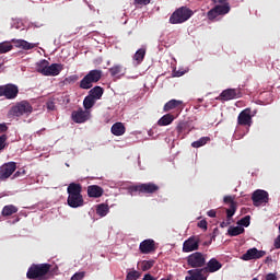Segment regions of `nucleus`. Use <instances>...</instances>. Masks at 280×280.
<instances>
[{
  "mask_svg": "<svg viewBox=\"0 0 280 280\" xmlns=\"http://www.w3.org/2000/svg\"><path fill=\"white\" fill-rule=\"evenodd\" d=\"M67 194L68 207H71V209L84 207V197L82 196V184L70 183L67 188Z\"/></svg>",
  "mask_w": 280,
  "mask_h": 280,
  "instance_id": "obj_1",
  "label": "nucleus"
},
{
  "mask_svg": "<svg viewBox=\"0 0 280 280\" xmlns=\"http://www.w3.org/2000/svg\"><path fill=\"white\" fill-rule=\"evenodd\" d=\"M49 270H51V265L45 264H33L28 268L26 272L27 279H38V280H49L51 279V275H49Z\"/></svg>",
  "mask_w": 280,
  "mask_h": 280,
  "instance_id": "obj_2",
  "label": "nucleus"
},
{
  "mask_svg": "<svg viewBox=\"0 0 280 280\" xmlns=\"http://www.w3.org/2000/svg\"><path fill=\"white\" fill-rule=\"evenodd\" d=\"M192 14L194 11L191 9L187 7H180L171 14L168 21L172 25H180L182 23L189 21Z\"/></svg>",
  "mask_w": 280,
  "mask_h": 280,
  "instance_id": "obj_3",
  "label": "nucleus"
},
{
  "mask_svg": "<svg viewBox=\"0 0 280 280\" xmlns=\"http://www.w3.org/2000/svg\"><path fill=\"white\" fill-rule=\"evenodd\" d=\"M102 80V70H91L81 81L80 89L89 91V89H93V84H97Z\"/></svg>",
  "mask_w": 280,
  "mask_h": 280,
  "instance_id": "obj_4",
  "label": "nucleus"
},
{
  "mask_svg": "<svg viewBox=\"0 0 280 280\" xmlns=\"http://www.w3.org/2000/svg\"><path fill=\"white\" fill-rule=\"evenodd\" d=\"M187 264L190 268L202 269L207 266V255L196 252L190 254L187 258Z\"/></svg>",
  "mask_w": 280,
  "mask_h": 280,
  "instance_id": "obj_5",
  "label": "nucleus"
},
{
  "mask_svg": "<svg viewBox=\"0 0 280 280\" xmlns=\"http://www.w3.org/2000/svg\"><path fill=\"white\" fill-rule=\"evenodd\" d=\"M34 107L27 101H22L11 108V115L14 117H23V115H32Z\"/></svg>",
  "mask_w": 280,
  "mask_h": 280,
  "instance_id": "obj_6",
  "label": "nucleus"
},
{
  "mask_svg": "<svg viewBox=\"0 0 280 280\" xmlns=\"http://www.w3.org/2000/svg\"><path fill=\"white\" fill-rule=\"evenodd\" d=\"M159 185L154 183L140 184L129 187L130 194H156Z\"/></svg>",
  "mask_w": 280,
  "mask_h": 280,
  "instance_id": "obj_7",
  "label": "nucleus"
},
{
  "mask_svg": "<svg viewBox=\"0 0 280 280\" xmlns=\"http://www.w3.org/2000/svg\"><path fill=\"white\" fill-rule=\"evenodd\" d=\"M231 12V4H217L210 11L207 12V18L209 21H215L218 16H224Z\"/></svg>",
  "mask_w": 280,
  "mask_h": 280,
  "instance_id": "obj_8",
  "label": "nucleus"
},
{
  "mask_svg": "<svg viewBox=\"0 0 280 280\" xmlns=\"http://www.w3.org/2000/svg\"><path fill=\"white\" fill-rule=\"evenodd\" d=\"M270 201V195L264 189H256L252 194V202L254 207H261L268 205Z\"/></svg>",
  "mask_w": 280,
  "mask_h": 280,
  "instance_id": "obj_9",
  "label": "nucleus"
},
{
  "mask_svg": "<svg viewBox=\"0 0 280 280\" xmlns=\"http://www.w3.org/2000/svg\"><path fill=\"white\" fill-rule=\"evenodd\" d=\"M19 95V86L14 84L0 85V97H5L7 100H15Z\"/></svg>",
  "mask_w": 280,
  "mask_h": 280,
  "instance_id": "obj_10",
  "label": "nucleus"
},
{
  "mask_svg": "<svg viewBox=\"0 0 280 280\" xmlns=\"http://www.w3.org/2000/svg\"><path fill=\"white\" fill-rule=\"evenodd\" d=\"M16 172V162L4 163L0 167V180H8Z\"/></svg>",
  "mask_w": 280,
  "mask_h": 280,
  "instance_id": "obj_11",
  "label": "nucleus"
},
{
  "mask_svg": "<svg viewBox=\"0 0 280 280\" xmlns=\"http://www.w3.org/2000/svg\"><path fill=\"white\" fill-rule=\"evenodd\" d=\"M237 97H242V92L238 89H226L221 92L218 100H221V102H230V100H237Z\"/></svg>",
  "mask_w": 280,
  "mask_h": 280,
  "instance_id": "obj_12",
  "label": "nucleus"
},
{
  "mask_svg": "<svg viewBox=\"0 0 280 280\" xmlns=\"http://www.w3.org/2000/svg\"><path fill=\"white\" fill-rule=\"evenodd\" d=\"M200 248V238L196 236H190L183 244V253H194Z\"/></svg>",
  "mask_w": 280,
  "mask_h": 280,
  "instance_id": "obj_13",
  "label": "nucleus"
},
{
  "mask_svg": "<svg viewBox=\"0 0 280 280\" xmlns=\"http://www.w3.org/2000/svg\"><path fill=\"white\" fill-rule=\"evenodd\" d=\"M90 117H91V113L82 108H79L78 110H73L71 114V118H72V121H74V124H84L85 121H89Z\"/></svg>",
  "mask_w": 280,
  "mask_h": 280,
  "instance_id": "obj_14",
  "label": "nucleus"
},
{
  "mask_svg": "<svg viewBox=\"0 0 280 280\" xmlns=\"http://www.w3.org/2000/svg\"><path fill=\"white\" fill-rule=\"evenodd\" d=\"M139 250L142 255H150V253L156 250V242L152 238H147L140 243Z\"/></svg>",
  "mask_w": 280,
  "mask_h": 280,
  "instance_id": "obj_15",
  "label": "nucleus"
},
{
  "mask_svg": "<svg viewBox=\"0 0 280 280\" xmlns=\"http://www.w3.org/2000/svg\"><path fill=\"white\" fill-rule=\"evenodd\" d=\"M265 250H259L256 247H253L243 254L241 259H243V261H252V259H261V257H265Z\"/></svg>",
  "mask_w": 280,
  "mask_h": 280,
  "instance_id": "obj_16",
  "label": "nucleus"
},
{
  "mask_svg": "<svg viewBox=\"0 0 280 280\" xmlns=\"http://www.w3.org/2000/svg\"><path fill=\"white\" fill-rule=\"evenodd\" d=\"M253 124V116H250V108H246L238 114V126H250Z\"/></svg>",
  "mask_w": 280,
  "mask_h": 280,
  "instance_id": "obj_17",
  "label": "nucleus"
},
{
  "mask_svg": "<svg viewBox=\"0 0 280 280\" xmlns=\"http://www.w3.org/2000/svg\"><path fill=\"white\" fill-rule=\"evenodd\" d=\"M189 276H186L185 280H207V272L203 268L190 269L187 271Z\"/></svg>",
  "mask_w": 280,
  "mask_h": 280,
  "instance_id": "obj_18",
  "label": "nucleus"
},
{
  "mask_svg": "<svg viewBox=\"0 0 280 280\" xmlns=\"http://www.w3.org/2000/svg\"><path fill=\"white\" fill-rule=\"evenodd\" d=\"M222 268V262H220L218 259L215 258H211L208 262H206V266L202 268L203 271L213 273V272H218V270H220Z\"/></svg>",
  "mask_w": 280,
  "mask_h": 280,
  "instance_id": "obj_19",
  "label": "nucleus"
},
{
  "mask_svg": "<svg viewBox=\"0 0 280 280\" xmlns=\"http://www.w3.org/2000/svg\"><path fill=\"white\" fill-rule=\"evenodd\" d=\"M177 135L180 139H185L189 132H191V129H189V122L187 121H180L178 122L176 127Z\"/></svg>",
  "mask_w": 280,
  "mask_h": 280,
  "instance_id": "obj_20",
  "label": "nucleus"
},
{
  "mask_svg": "<svg viewBox=\"0 0 280 280\" xmlns=\"http://www.w3.org/2000/svg\"><path fill=\"white\" fill-rule=\"evenodd\" d=\"M89 198H102L104 196V188L97 185L88 186Z\"/></svg>",
  "mask_w": 280,
  "mask_h": 280,
  "instance_id": "obj_21",
  "label": "nucleus"
},
{
  "mask_svg": "<svg viewBox=\"0 0 280 280\" xmlns=\"http://www.w3.org/2000/svg\"><path fill=\"white\" fill-rule=\"evenodd\" d=\"M65 69V66L62 63H52L48 66V70L46 72V77H56L60 75V72Z\"/></svg>",
  "mask_w": 280,
  "mask_h": 280,
  "instance_id": "obj_22",
  "label": "nucleus"
},
{
  "mask_svg": "<svg viewBox=\"0 0 280 280\" xmlns=\"http://www.w3.org/2000/svg\"><path fill=\"white\" fill-rule=\"evenodd\" d=\"M13 43L15 47H18L19 49H24L25 51H30V49H34V47H36V44H32L25 39H13Z\"/></svg>",
  "mask_w": 280,
  "mask_h": 280,
  "instance_id": "obj_23",
  "label": "nucleus"
},
{
  "mask_svg": "<svg viewBox=\"0 0 280 280\" xmlns=\"http://www.w3.org/2000/svg\"><path fill=\"white\" fill-rule=\"evenodd\" d=\"M112 135H115V137H121L122 135H126V126H124L122 122H116L112 126Z\"/></svg>",
  "mask_w": 280,
  "mask_h": 280,
  "instance_id": "obj_24",
  "label": "nucleus"
},
{
  "mask_svg": "<svg viewBox=\"0 0 280 280\" xmlns=\"http://www.w3.org/2000/svg\"><path fill=\"white\" fill-rule=\"evenodd\" d=\"M182 105H183V101L171 100L164 105L163 110L164 113H170V110H174L175 108H178V106H182Z\"/></svg>",
  "mask_w": 280,
  "mask_h": 280,
  "instance_id": "obj_25",
  "label": "nucleus"
},
{
  "mask_svg": "<svg viewBox=\"0 0 280 280\" xmlns=\"http://www.w3.org/2000/svg\"><path fill=\"white\" fill-rule=\"evenodd\" d=\"M48 67L49 61H47V59H43L36 65V71L37 73H42V75H47Z\"/></svg>",
  "mask_w": 280,
  "mask_h": 280,
  "instance_id": "obj_26",
  "label": "nucleus"
},
{
  "mask_svg": "<svg viewBox=\"0 0 280 280\" xmlns=\"http://www.w3.org/2000/svg\"><path fill=\"white\" fill-rule=\"evenodd\" d=\"M89 95L94 100H102V95H104V88L96 85L90 90Z\"/></svg>",
  "mask_w": 280,
  "mask_h": 280,
  "instance_id": "obj_27",
  "label": "nucleus"
},
{
  "mask_svg": "<svg viewBox=\"0 0 280 280\" xmlns=\"http://www.w3.org/2000/svg\"><path fill=\"white\" fill-rule=\"evenodd\" d=\"M18 212H19V208H16V206L8 205L3 207L1 214L3 215V218H8L10 215H14V213H18Z\"/></svg>",
  "mask_w": 280,
  "mask_h": 280,
  "instance_id": "obj_28",
  "label": "nucleus"
},
{
  "mask_svg": "<svg viewBox=\"0 0 280 280\" xmlns=\"http://www.w3.org/2000/svg\"><path fill=\"white\" fill-rule=\"evenodd\" d=\"M174 119L175 117L173 114H165L158 120V126H170Z\"/></svg>",
  "mask_w": 280,
  "mask_h": 280,
  "instance_id": "obj_29",
  "label": "nucleus"
},
{
  "mask_svg": "<svg viewBox=\"0 0 280 280\" xmlns=\"http://www.w3.org/2000/svg\"><path fill=\"white\" fill-rule=\"evenodd\" d=\"M110 211V208L106 203H100L96 207V213L100 215V218H106Z\"/></svg>",
  "mask_w": 280,
  "mask_h": 280,
  "instance_id": "obj_30",
  "label": "nucleus"
},
{
  "mask_svg": "<svg viewBox=\"0 0 280 280\" xmlns=\"http://www.w3.org/2000/svg\"><path fill=\"white\" fill-rule=\"evenodd\" d=\"M108 71L112 78H115V75H121V73H124L126 69H124V66L121 65H115L114 67L109 68Z\"/></svg>",
  "mask_w": 280,
  "mask_h": 280,
  "instance_id": "obj_31",
  "label": "nucleus"
},
{
  "mask_svg": "<svg viewBox=\"0 0 280 280\" xmlns=\"http://www.w3.org/2000/svg\"><path fill=\"white\" fill-rule=\"evenodd\" d=\"M244 228L243 226H230V229L228 230V234L231 237H237V235H242V233H244Z\"/></svg>",
  "mask_w": 280,
  "mask_h": 280,
  "instance_id": "obj_32",
  "label": "nucleus"
},
{
  "mask_svg": "<svg viewBox=\"0 0 280 280\" xmlns=\"http://www.w3.org/2000/svg\"><path fill=\"white\" fill-rule=\"evenodd\" d=\"M145 58V49L144 48H140L136 51V54L133 55V60L137 61V65H141V62H143V59Z\"/></svg>",
  "mask_w": 280,
  "mask_h": 280,
  "instance_id": "obj_33",
  "label": "nucleus"
},
{
  "mask_svg": "<svg viewBox=\"0 0 280 280\" xmlns=\"http://www.w3.org/2000/svg\"><path fill=\"white\" fill-rule=\"evenodd\" d=\"M95 102H97V101L94 97L90 96V94L88 96H85V98L83 101V106H84L85 110L93 108L95 106Z\"/></svg>",
  "mask_w": 280,
  "mask_h": 280,
  "instance_id": "obj_34",
  "label": "nucleus"
},
{
  "mask_svg": "<svg viewBox=\"0 0 280 280\" xmlns=\"http://www.w3.org/2000/svg\"><path fill=\"white\" fill-rule=\"evenodd\" d=\"M209 141H211L210 137H201L199 140L191 143V148H202V145H207Z\"/></svg>",
  "mask_w": 280,
  "mask_h": 280,
  "instance_id": "obj_35",
  "label": "nucleus"
},
{
  "mask_svg": "<svg viewBox=\"0 0 280 280\" xmlns=\"http://www.w3.org/2000/svg\"><path fill=\"white\" fill-rule=\"evenodd\" d=\"M223 201L225 202V205H230V208H228V209H233L234 208V211H237V202H235V197L225 196L223 198Z\"/></svg>",
  "mask_w": 280,
  "mask_h": 280,
  "instance_id": "obj_36",
  "label": "nucleus"
},
{
  "mask_svg": "<svg viewBox=\"0 0 280 280\" xmlns=\"http://www.w3.org/2000/svg\"><path fill=\"white\" fill-rule=\"evenodd\" d=\"M14 46L10 42L0 43V54H8V51H12Z\"/></svg>",
  "mask_w": 280,
  "mask_h": 280,
  "instance_id": "obj_37",
  "label": "nucleus"
},
{
  "mask_svg": "<svg viewBox=\"0 0 280 280\" xmlns=\"http://www.w3.org/2000/svg\"><path fill=\"white\" fill-rule=\"evenodd\" d=\"M237 210H235V208H232V209H225V213H226V223H228V226H230L231 222H232V219L233 217L235 215V212Z\"/></svg>",
  "mask_w": 280,
  "mask_h": 280,
  "instance_id": "obj_38",
  "label": "nucleus"
},
{
  "mask_svg": "<svg viewBox=\"0 0 280 280\" xmlns=\"http://www.w3.org/2000/svg\"><path fill=\"white\" fill-rule=\"evenodd\" d=\"M154 266V260H143L141 264V270L143 272L150 270Z\"/></svg>",
  "mask_w": 280,
  "mask_h": 280,
  "instance_id": "obj_39",
  "label": "nucleus"
},
{
  "mask_svg": "<svg viewBox=\"0 0 280 280\" xmlns=\"http://www.w3.org/2000/svg\"><path fill=\"white\" fill-rule=\"evenodd\" d=\"M78 80H80V77H78V74H72L63 80V84H75Z\"/></svg>",
  "mask_w": 280,
  "mask_h": 280,
  "instance_id": "obj_40",
  "label": "nucleus"
},
{
  "mask_svg": "<svg viewBox=\"0 0 280 280\" xmlns=\"http://www.w3.org/2000/svg\"><path fill=\"white\" fill-rule=\"evenodd\" d=\"M237 224L240 225V226H250V215H246V217H244V218H242L238 222H237Z\"/></svg>",
  "mask_w": 280,
  "mask_h": 280,
  "instance_id": "obj_41",
  "label": "nucleus"
},
{
  "mask_svg": "<svg viewBox=\"0 0 280 280\" xmlns=\"http://www.w3.org/2000/svg\"><path fill=\"white\" fill-rule=\"evenodd\" d=\"M139 277H140L139 271L133 270V271H130L127 273L126 280H137V279H139Z\"/></svg>",
  "mask_w": 280,
  "mask_h": 280,
  "instance_id": "obj_42",
  "label": "nucleus"
},
{
  "mask_svg": "<svg viewBox=\"0 0 280 280\" xmlns=\"http://www.w3.org/2000/svg\"><path fill=\"white\" fill-rule=\"evenodd\" d=\"M8 141V136L7 135H1L0 136V152L5 148V142Z\"/></svg>",
  "mask_w": 280,
  "mask_h": 280,
  "instance_id": "obj_43",
  "label": "nucleus"
},
{
  "mask_svg": "<svg viewBox=\"0 0 280 280\" xmlns=\"http://www.w3.org/2000/svg\"><path fill=\"white\" fill-rule=\"evenodd\" d=\"M46 107L48 110H56V103L54 102V100H50L46 103Z\"/></svg>",
  "mask_w": 280,
  "mask_h": 280,
  "instance_id": "obj_44",
  "label": "nucleus"
},
{
  "mask_svg": "<svg viewBox=\"0 0 280 280\" xmlns=\"http://www.w3.org/2000/svg\"><path fill=\"white\" fill-rule=\"evenodd\" d=\"M84 279V271L82 272H77L71 277V280H82Z\"/></svg>",
  "mask_w": 280,
  "mask_h": 280,
  "instance_id": "obj_45",
  "label": "nucleus"
},
{
  "mask_svg": "<svg viewBox=\"0 0 280 280\" xmlns=\"http://www.w3.org/2000/svg\"><path fill=\"white\" fill-rule=\"evenodd\" d=\"M135 5H149L150 0H135Z\"/></svg>",
  "mask_w": 280,
  "mask_h": 280,
  "instance_id": "obj_46",
  "label": "nucleus"
},
{
  "mask_svg": "<svg viewBox=\"0 0 280 280\" xmlns=\"http://www.w3.org/2000/svg\"><path fill=\"white\" fill-rule=\"evenodd\" d=\"M2 132H8V125H5V122L0 124V135H2Z\"/></svg>",
  "mask_w": 280,
  "mask_h": 280,
  "instance_id": "obj_47",
  "label": "nucleus"
},
{
  "mask_svg": "<svg viewBox=\"0 0 280 280\" xmlns=\"http://www.w3.org/2000/svg\"><path fill=\"white\" fill-rule=\"evenodd\" d=\"M207 220H201L199 223H198V226L199 229H205L207 231Z\"/></svg>",
  "mask_w": 280,
  "mask_h": 280,
  "instance_id": "obj_48",
  "label": "nucleus"
},
{
  "mask_svg": "<svg viewBox=\"0 0 280 280\" xmlns=\"http://www.w3.org/2000/svg\"><path fill=\"white\" fill-rule=\"evenodd\" d=\"M19 176H25V170H20L14 173V178H19Z\"/></svg>",
  "mask_w": 280,
  "mask_h": 280,
  "instance_id": "obj_49",
  "label": "nucleus"
},
{
  "mask_svg": "<svg viewBox=\"0 0 280 280\" xmlns=\"http://www.w3.org/2000/svg\"><path fill=\"white\" fill-rule=\"evenodd\" d=\"M275 248H280V234L277 236V238L275 240V244H273Z\"/></svg>",
  "mask_w": 280,
  "mask_h": 280,
  "instance_id": "obj_50",
  "label": "nucleus"
},
{
  "mask_svg": "<svg viewBox=\"0 0 280 280\" xmlns=\"http://www.w3.org/2000/svg\"><path fill=\"white\" fill-rule=\"evenodd\" d=\"M266 280H277V275H275V273H268V275L266 276Z\"/></svg>",
  "mask_w": 280,
  "mask_h": 280,
  "instance_id": "obj_51",
  "label": "nucleus"
},
{
  "mask_svg": "<svg viewBox=\"0 0 280 280\" xmlns=\"http://www.w3.org/2000/svg\"><path fill=\"white\" fill-rule=\"evenodd\" d=\"M142 280H156V278H154L152 275L150 273H147L144 275L143 279Z\"/></svg>",
  "mask_w": 280,
  "mask_h": 280,
  "instance_id": "obj_52",
  "label": "nucleus"
},
{
  "mask_svg": "<svg viewBox=\"0 0 280 280\" xmlns=\"http://www.w3.org/2000/svg\"><path fill=\"white\" fill-rule=\"evenodd\" d=\"M215 214H217L215 210H209V211L207 212V215H208L209 218H215Z\"/></svg>",
  "mask_w": 280,
  "mask_h": 280,
  "instance_id": "obj_53",
  "label": "nucleus"
},
{
  "mask_svg": "<svg viewBox=\"0 0 280 280\" xmlns=\"http://www.w3.org/2000/svg\"><path fill=\"white\" fill-rule=\"evenodd\" d=\"M220 226H221V229H226V226H229V223L225 222V221H222V222L220 223Z\"/></svg>",
  "mask_w": 280,
  "mask_h": 280,
  "instance_id": "obj_54",
  "label": "nucleus"
},
{
  "mask_svg": "<svg viewBox=\"0 0 280 280\" xmlns=\"http://www.w3.org/2000/svg\"><path fill=\"white\" fill-rule=\"evenodd\" d=\"M180 75H183V72H180V73H179V72H176V77H177V78H180Z\"/></svg>",
  "mask_w": 280,
  "mask_h": 280,
  "instance_id": "obj_55",
  "label": "nucleus"
},
{
  "mask_svg": "<svg viewBox=\"0 0 280 280\" xmlns=\"http://www.w3.org/2000/svg\"><path fill=\"white\" fill-rule=\"evenodd\" d=\"M149 136L152 137V130H149Z\"/></svg>",
  "mask_w": 280,
  "mask_h": 280,
  "instance_id": "obj_56",
  "label": "nucleus"
},
{
  "mask_svg": "<svg viewBox=\"0 0 280 280\" xmlns=\"http://www.w3.org/2000/svg\"><path fill=\"white\" fill-rule=\"evenodd\" d=\"M214 3H217V1L215 0H212Z\"/></svg>",
  "mask_w": 280,
  "mask_h": 280,
  "instance_id": "obj_57",
  "label": "nucleus"
},
{
  "mask_svg": "<svg viewBox=\"0 0 280 280\" xmlns=\"http://www.w3.org/2000/svg\"><path fill=\"white\" fill-rule=\"evenodd\" d=\"M253 280H258L257 278H254Z\"/></svg>",
  "mask_w": 280,
  "mask_h": 280,
  "instance_id": "obj_58",
  "label": "nucleus"
},
{
  "mask_svg": "<svg viewBox=\"0 0 280 280\" xmlns=\"http://www.w3.org/2000/svg\"><path fill=\"white\" fill-rule=\"evenodd\" d=\"M15 222H19V219H18V220H15Z\"/></svg>",
  "mask_w": 280,
  "mask_h": 280,
  "instance_id": "obj_59",
  "label": "nucleus"
}]
</instances>
